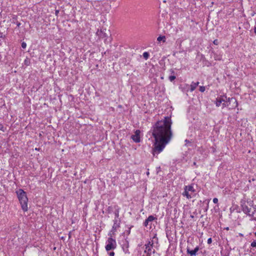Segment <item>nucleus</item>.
<instances>
[{
    "instance_id": "obj_1",
    "label": "nucleus",
    "mask_w": 256,
    "mask_h": 256,
    "mask_svg": "<svg viewBox=\"0 0 256 256\" xmlns=\"http://www.w3.org/2000/svg\"><path fill=\"white\" fill-rule=\"evenodd\" d=\"M172 124L170 118L165 116L164 120L157 121L152 126L151 131L154 138V146L152 150L154 156L162 152L172 138Z\"/></svg>"
},
{
    "instance_id": "obj_2",
    "label": "nucleus",
    "mask_w": 256,
    "mask_h": 256,
    "mask_svg": "<svg viewBox=\"0 0 256 256\" xmlns=\"http://www.w3.org/2000/svg\"><path fill=\"white\" fill-rule=\"evenodd\" d=\"M16 194L20 204L22 210L24 212H26L28 210V198L27 197L26 193L23 190L20 188L16 191Z\"/></svg>"
},
{
    "instance_id": "obj_3",
    "label": "nucleus",
    "mask_w": 256,
    "mask_h": 256,
    "mask_svg": "<svg viewBox=\"0 0 256 256\" xmlns=\"http://www.w3.org/2000/svg\"><path fill=\"white\" fill-rule=\"evenodd\" d=\"M108 236H110V237L108 238V244L106 246V250L108 252L111 250L115 249L116 246V241L112 238V236H111V234L109 233Z\"/></svg>"
},
{
    "instance_id": "obj_4",
    "label": "nucleus",
    "mask_w": 256,
    "mask_h": 256,
    "mask_svg": "<svg viewBox=\"0 0 256 256\" xmlns=\"http://www.w3.org/2000/svg\"><path fill=\"white\" fill-rule=\"evenodd\" d=\"M240 206L242 210L245 214L250 217L254 216V212H252V214L250 213L251 208H248V206L246 204V201L244 200H242L240 201Z\"/></svg>"
},
{
    "instance_id": "obj_5",
    "label": "nucleus",
    "mask_w": 256,
    "mask_h": 256,
    "mask_svg": "<svg viewBox=\"0 0 256 256\" xmlns=\"http://www.w3.org/2000/svg\"><path fill=\"white\" fill-rule=\"evenodd\" d=\"M140 131L139 130H136L134 132V134L131 136V138L135 142H139L140 141Z\"/></svg>"
},
{
    "instance_id": "obj_6",
    "label": "nucleus",
    "mask_w": 256,
    "mask_h": 256,
    "mask_svg": "<svg viewBox=\"0 0 256 256\" xmlns=\"http://www.w3.org/2000/svg\"><path fill=\"white\" fill-rule=\"evenodd\" d=\"M200 248L198 246H196L194 250H190L188 248H186V252L190 256H195L196 255L197 252L199 250Z\"/></svg>"
},
{
    "instance_id": "obj_7",
    "label": "nucleus",
    "mask_w": 256,
    "mask_h": 256,
    "mask_svg": "<svg viewBox=\"0 0 256 256\" xmlns=\"http://www.w3.org/2000/svg\"><path fill=\"white\" fill-rule=\"evenodd\" d=\"M114 225L111 230V232H114L116 231V228L120 226V222L118 219L114 218Z\"/></svg>"
},
{
    "instance_id": "obj_8",
    "label": "nucleus",
    "mask_w": 256,
    "mask_h": 256,
    "mask_svg": "<svg viewBox=\"0 0 256 256\" xmlns=\"http://www.w3.org/2000/svg\"><path fill=\"white\" fill-rule=\"evenodd\" d=\"M156 218L154 216L150 215L148 216V217L145 220V221L143 223V225L146 227L148 225V223L152 222L153 220H156Z\"/></svg>"
},
{
    "instance_id": "obj_9",
    "label": "nucleus",
    "mask_w": 256,
    "mask_h": 256,
    "mask_svg": "<svg viewBox=\"0 0 256 256\" xmlns=\"http://www.w3.org/2000/svg\"><path fill=\"white\" fill-rule=\"evenodd\" d=\"M12 22V24H16L18 27H20L21 24L20 22L17 21V16H14L11 19Z\"/></svg>"
},
{
    "instance_id": "obj_10",
    "label": "nucleus",
    "mask_w": 256,
    "mask_h": 256,
    "mask_svg": "<svg viewBox=\"0 0 256 256\" xmlns=\"http://www.w3.org/2000/svg\"><path fill=\"white\" fill-rule=\"evenodd\" d=\"M184 190H188V192H194L195 190L194 189L192 185L186 186L184 188Z\"/></svg>"
},
{
    "instance_id": "obj_11",
    "label": "nucleus",
    "mask_w": 256,
    "mask_h": 256,
    "mask_svg": "<svg viewBox=\"0 0 256 256\" xmlns=\"http://www.w3.org/2000/svg\"><path fill=\"white\" fill-rule=\"evenodd\" d=\"M97 34L101 38H104L108 36V35L102 30H100V32L98 31Z\"/></svg>"
},
{
    "instance_id": "obj_12",
    "label": "nucleus",
    "mask_w": 256,
    "mask_h": 256,
    "mask_svg": "<svg viewBox=\"0 0 256 256\" xmlns=\"http://www.w3.org/2000/svg\"><path fill=\"white\" fill-rule=\"evenodd\" d=\"M198 84H199V82H192V84H190V91L191 92L194 91L196 89V86L198 85Z\"/></svg>"
},
{
    "instance_id": "obj_13",
    "label": "nucleus",
    "mask_w": 256,
    "mask_h": 256,
    "mask_svg": "<svg viewBox=\"0 0 256 256\" xmlns=\"http://www.w3.org/2000/svg\"><path fill=\"white\" fill-rule=\"evenodd\" d=\"M223 100H224V98H217L216 99V106H220Z\"/></svg>"
},
{
    "instance_id": "obj_14",
    "label": "nucleus",
    "mask_w": 256,
    "mask_h": 256,
    "mask_svg": "<svg viewBox=\"0 0 256 256\" xmlns=\"http://www.w3.org/2000/svg\"><path fill=\"white\" fill-rule=\"evenodd\" d=\"M182 195L184 196H186V198H188V199L192 198L191 196L189 194L188 192V190L186 191V190H184V192L182 193Z\"/></svg>"
},
{
    "instance_id": "obj_15",
    "label": "nucleus",
    "mask_w": 256,
    "mask_h": 256,
    "mask_svg": "<svg viewBox=\"0 0 256 256\" xmlns=\"http://www.w3.org/2000/svg\"><path fill=\"white\" fill-rule=\"evenodd\" d=\"M150 54L148 52H146L143 53V57L145 60L148 59L149 58Z\"/></svg>"
},
{
    "instance_id": "obj_16",
    "label": "nucleus",
    "mask_w": 256,
    "mask_h": 256,
    "mask_svg": "<svg viewBox=\"0 0 256 256\" xmlns=\"http://www.w3.org/2000/svg\"><path fill=\"white\" fill-rule=\"evenodd\" d=\"M166 37L165 36H160L157 38V40L160 42L163 40L164 42L165 41Z\"/></svg>"
},
{
    "instance_id": "obj_17",
    "label": "nucleus",
    "mask_w": 256,
    "mask_h": 256,
    "mask_svg": "<svg viewBox=\"0 0 256 256\" xmlns=\"http://www.w3.org/2000/svg\"><path fill=\"white\" fill-rule=\"evenodd\" d=\"M151 248H148L147 249V250H145L144 251V253H146L147 254V256H150V254H151Z\"/></svg>"
},
{
    "instance_id": "obj_18",
    "label": "nucleus",
    "mask_w": 256,
    "mask_h": 256,
    "mask_svg": "<svg viewBox=\"0 0 256 256\" xmlns=\"http://www.w3.org/2000/svg\"><path fill=\"white\" fill-rule=\"evenodd\" d=\"M153 244H154L153 242H152L151 243V242L149 241L147 244H145V246H146V249H148V248H149V246H152Z\"/></svg>"
},
{
    "instance_id": "obj_19",
    "label": "nucleus",
    "mask_w": 256,
    "mask_h": 256,
    "mask_svg": "<svg viewBox=\"0 0 256 256\" xmlns=\"http://www.w3.org/2000/svg\"><path fill=\"white\" fill-rule=\"evenodd\" d=\"M176 78V76L174 75H172V76H169L168 77V80L170 81V82H172L173 80H174Z\"/></svg>"
},
{
    "instance_id": "obj_20",
    "label": "nucleus",
    "mask_w": 256,
    "mask_h": 256,
    "mask_svg": "<svg viewBox=\"0 0 256 256\" xmlns=\"http://www.w3.org/2000/svg\"><path fill=\"white\" fill-rule=\"evenodd\" d=\"M231 102L236 103V106H237V105H238L237 101H236V98H233V97L231 98L230 103Z\"/></svg>"
},
{
    "instance_id": "obj_21",
    "label": "nucleus",
    "mask_w": 256,
    "mask_h": 256,
    "mask_svg": "<svg viewBox=\"0 0 256 256\" xmlns=\"http://www.w3.org/2000/svg\"><path fill=\"white\" fill-rule=\"evenodd\" d=\"M115 218L118 219L119 216V211L118 210H116L114 212Z\"/></svg>"
},
{
    "instance_id": "obj_22",
    "label": "nucleus",
    "mask_w": 256,
    "mask_h": 256,
    "mask_svg": "<svg viewBox=\"0 0 256 256\" xmlns=\"http://www.w3.org/2000/svg\"><path fill=\"white\" fill-rule=\"evenodd\" d=\"M205 90H206L205 86H200L199 90L200 92H204L205 91Z\"/></svg>"
},
{
    "instance_id": "obj_23",
    "label": "nucleus",
    "mask_w": 256,
    "mask_h": 256,
    "mask_svg": "<svg viewBox=\"0 0 256 256\" xmlns=\"http://www.w3.org/2000/svg\"><path fill=\"white\" fill-rule=\"evenodd\" d=\"M250 246L252 248H256V240H254L250 244Z\"/></svg>"
},
{
    "instance_id": "obj_24",
    "label": "nucleus",
    "mask_w": 256,
    "mask_h": 256,
    "mask_svg": "<svg viewBox=\"0 0 256 256\" xmlns=\"http://www.w3.org/2000/svg\"><path fill=\"white\" fill-rule=\"evenodd\" d=\"M30 64V62L28 60L26 59L24 60V64L26 66H28Z\"/></svg>"
},
{
    "instance_id": "obj_25",
    "label": "nucleus",
    "mask_w": 256,
    "mask_h": 256,
    "mask_svg": "<svg viewBox=\"0 0 256 256\" xmlns=\"http://www.w3.org/2000/svg\"><path fill=\"white\" fill-rule=\"evenodd\" d=\"M22 47L24 49L26 48V44L25 42H22Z\"/></svg>"
},
{
    "instance_id": "obj_26",
    "label": "nucleus",
    "mask_w": 256,
    "mask_h": 256,
    "mask_svg": "<svg viewBox=\"0 0 256 256\" xmlns=\"http://www.w3.org/2000/svg\"><path fill=\"white\" fill-rule=\"evenodd\" d=\"M226 99V103H229L230 104L231 98H227L226 96H225Z\"/></svg>"
},
{
    "instance_id": "obj_27",
    "label": "nucleus",
    "mask_w": 256,
    "mask_h": 256,
    "mask_svg": "<svg viewBox=\"0 0 256 256\" xmlns=\"http://www.w3.org/2000/svg\"><path fill=\"white\" fill-rule=\"evenodd\" d=\"M132 227V226L131 227L128 228V230H126V232L128 234H130V229H131Z\"/></svg>"
},
{
    "instance_id": "obj_28",
    "label": "nucleus",
    "mask_w": 256,
    "mask_h": 256,
    "mask_svg": "<svg viewBox=\"0 0 256 256\" xmlns=\"http://www.w3.org/2000/svg\"><path fill=\"white\" fill-rule=\"evenodd\" d=\"M213 202L214 203V204H217L218 202V199L216 198H214L213 199Z\"/></svg>"
},
{
    "instance_id": "obj_29",
    "label": "nucleus",
    "mask_w": 256,
    "mask_h": 256,
    "mask_svg": "<svg viewBox=\"0 0 256 256\" xmlns=\"http://www.w3.org/2000/svg\"><path fill=\"white\" fill-rule=\"evenodd\" d=\"M212 238H208V244H210L212 243Z\"/></svg>"
},
{
    "instance_id": "obj_30",
    "label": "nucleus",
    "mask_w": 256,
    "mask_h": 256,
    "mask_svg": "<svg viewBox=\"0 0 256 256\" xmlns=\"http://www.w3.org/2000/svg\"><path fill=\"white\" fill-rule=\"evenodd\" d=\"M213 43L216 44V45H218V40H214V41L213 42Z\"/></svg>"
},
{
    "instance_id": "obj_31",
    "label": "nucleus",
    "mask_w": 256,
    "mask_h": 256,
    "mask_svg": "<svg viewBox=\"0 0 256 256\" xmlns=\"http://www.w3.org/2000/svg\"><path fill=\"white\" fill-rule=\"evenodd\" d=\"M110 256H114V252H111L109 253Z\"/></svg>"
},
{
    "instance_id": "obj_32",
    "label": "nucleus",
    "mask_w": 256,
    "mask_h": 256,
    "mask_svg": "<svg viewBox=\"0 0 256 256\" xmlns=\"http://www.w3.org/2000/svg\"><path fill=\"white\" fill-rule=\"evenodd\" d=\"M170 72L172 74H175V72L174 71V70L173 69H170Z\"/></svg>"
},
{
    "instance_id": "obj_33",
    "label": "nucleus",
    "mask_w": 256,
    "mask_h": 256,
    "mask_svg": "<svg viewBox=\"0 0 256 256\" xmlns=\"http://www.w3.org/2000/svg\"><path fill=\"white\" fill-rule=\"evenodd\" d=\"M4 38V36H3L2 33L0 32V38Z\"/></svg>"
},
{
    "instance_id": "obj_34",
    "label": "nucleus",
    "mask_w": 256,
    "mask_h": 256,
    "mask_svg": "<svg viewBox=\"0 0 256 256\" xmlns=\"http://www.w3.org/2000/svg\"><path fill=\"white\" fill-rule=\"evenodd\" d=\"M228 104H228V103L226 104L225 102H224V103L222 104V106H224H224H228Z\"/></svg>"
},
{
    "instance_id": "obj_35",
    "label": "nucleus",
    "mask_w": 256,
    "mask_h": 256,
    "mask_svg": "<svg viewBox=\"0 0 256 256\" xmlns=\"http://www.w3.org/2000/svg\"><path fill=\"white\" fill-rule=\"evenodd\" d=\"M252 207L254 209V212H256V206H252Z\"/></svg>"
},
{
    "instance_id": "obj_36",
    "label": "nucleus",
    "mask_w": 256,
    "mask_h": 256,
    "mask_svg": "<svg viewBox=\"0 0 256 256\" xmlns=\"http://www.w3.org/2000/svg\"><path fill=\"white\" fill-rule=\"evenodd\" d=\"M184 142H185L186 143V144L188 143H190V142L189 141V140H187V139H186V140H185V141H184Z\"/></svg>"
},
{
    "instance_id": "obj_37",
    "label": "nucleus",
    "mask_w": 256,
    "mask_h": 256,
    "mask_svg": "<svg viewBox=\"0 0 256 256\" xmlns=\"http://www.w3.org/2000/svg\"><path fill=\"white\" fill-rule=\"evenodd\" d=\"M59 13V10H56V14L57 16L58 14Z\"/></svg>"
},
{
    "instance_id": "obj_38",
    "label": "nucleus",
    "mask_w": 256,
    "mask_h": 256,
    "mask_svg": "<svg viewBox=\"0 0 256 256\" xmlns=\"http://www.w3.org/2000/svg\"><path fill=\"white\" fill-rule=\"evenodd\" d=\"M254 32L255 33V34H256V26H255L254 28Z\"/></svg>"
},
{
    "instance_id": "obj_39",
    "label": "nucleus",
    "mask_w": 256,
    "mask_h": 256,
    "mask_svg": "<svg viewBox=\"0 0 256 256\" xmlns=\"http://www.w3.org/2000/svg\"><path fill=\"white\" fill-rule=\"evenodd\" d=\"M71 237V232H70L68 234V238H69Z\"/></svg>"
},
{
    "instance_id": "obj_40",
    "label": "nucleus",
    "mask_w": 256,
    "mask_h": 256,
    "mask_svg": "<svg viewBox=\"0 0 256 256\" xmlns=\"http://www.w3.org/2000/svg\"><path fill=\"white\" fill-rule=\"evenodd\" d=\"M3 128H4L3 126H2V127H0V130L4 131Z\"/></svg>"
},
{
    "instance_id": "obj_41",
    "label": "nucleus",
    "mask_w": 256,
    "mask_h": 256,
    "mask_svg": "<svg viewBox=\"0 0 256 256\" xmlns=\"http://www.w3.org/2000/svg\"><path fill=\"white\" fill-rule=\"evenodd\" d=\"M149 174H150V172H148H148H146V174H147L148 176V175H149Z\"/></svg>"
},
{
    "instance_id": "obj_42",
    "label": "nucleus",
    "mask_w": 256,
    "mask_h": 256,
    "mask_svg": "<svg viewBox=\"0 0 256 256\" xmlns=\"http://www.w3.org/2000/svg\"><path fill=\"white\" fill-rule=\"evenodd\" d=\"M208 209V205L207 206L206 208L205 211H207Z\"/></svg>"
},
{
    "instance_id": "obj_43",
    "label": "nucleus",
    "mask_w": 256,
    "mask_h": 256,
    "mask_svg": "<svg viewBox=\"0 0 256 256\" xmlns=\"http://www.w3.org/2000/svg\"><path fill=\"white\" fill-rule=\"evenodd\" d=\"M193 164L194 165V166H196V162H194Z\"/></svg>"
},
{
    "instance_id": "obj_44",
    "label": "nucleus",
    "mask_w": 256,
    "mask_h": 256,
    "mask_svg": "<svg viewBox=\"0 0 256 256\" xmlns=\"http://www.w3.org/2000/svg\"><path fill=\"white\" fill-rule=\"evenodd\" d=\"M112 232H110V234H111V236H112L113 234H114V232H112V233H111Z\"/></svg>"
},
{
    "instance_id": "obj_45",
    "label": "nucleus",
    "mask_w": 256,
    "mask_h": 256,
    "mask_svg": "<svg viewBox=\"0 0 256 256\" xmlns=\"http://www.w3.org/2000/svg\"><path fill=\"white\" fill-rule=\"evenodd\" d=\"M190 218H194V216H192V215H191V216H190Z\"/></svg>"
},
{
    "instance_id": "obj_46",
    "label": "nucleus",
    "mask_w": 256,
    "mask_h": 256,
    "mask_svg": "<svg viewBox=\"0 0 256 256\" xmlns=\"http://www.w3.org/2000/svg\"><path fill=\"white\" fill-rule=\"evenodd\" d=\"M228 229H229V228H228H228H226V230H228Z\"/></svg>"
},
{
    "instance_id": "obj_47",
    "label": "nucleus",
    "mask_w": 256,
    "mask_h": 256,
    "mask_svg": "<svg viewBox=\"0 0 256 256\" xmlns=\"http://www.w3.org/2000/svg\"><path fill=\"white\" fill-rule=\"evenodd\" d=\"M226 100L224 99V100L222 102H225Z\"/></svg>"
},
{
    "instance_id": "obj_48",
    "label": "nucleus",
    "mask_w": 256,
    "mask_h": 256,
    "mask_svg": "<svg viewBox=\"0 0 256 256\" xmlns=\"http://www.w3.org/2000/svg\"><path fill=\"white\" fill-rule=\"evenodd\" d=\"M254 234L255 236H256V232H254Z\"/></svg>"
},
{
    "instance_id": "obj_49",
    "label": "nucleus",
    "mask_w": 256,
    "mask_h": 256,
    "mask_svg": "<svg viewBox=\"0 0 256 256\" xmlns=\"http://www.w3.org/2000/svg\"><path fill=\"white\" fill-rule=\"evenodd\" d=\"M253 220H256V218H254Z\"/></svg>"
},
{
    "instance_id": "obj_50",
    "label": "nucleus",
    "mask_w": 256,
    "mask_h": 256,
    "mask_svg": "<svg viewBox=\"0 0 256 256\" xmlns=\"http://www.w3.org/2000/svg\"><path fill=\"white\" fill-rule=\"evenodd\" d=\"M228 256V255H227V256Z\"/></svg>"
}]
</instances>
